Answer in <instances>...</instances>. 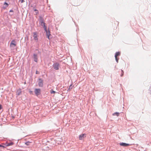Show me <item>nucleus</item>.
Segmentation results:
<instances>
[{
    "mask_svg": "<svg viewBox=\"0 0 151 151\" xmlns=\"http://www.w3.org/2000/svg\"><path fill=\"white\" fill-rule=\"evenodd\" d=\"M4 5H6V7H7L9 5L6 2H5L4 3Z\"/></svg>",
    "mask_w": 151,
    "mask_h": 151,
    "instance_id": "nucleus-18",
    "label": "nucleus"
},
{
    "mask_svg": "<svg viewBox=\"0 0 151 151\" xmlns=\"http://www.w3.org/2000/svg\"><path fill=\"white\" fill-rule=\"evenodd\" d=\"M29 142H28L25 143V144L27 145H29Z\"/></svg>",
    "mask_w": 151,
    "mask_h": 151,
    "instance_id": "nucleus-19",
    "label": "nucleus"
},
{
    "mask_svg": "<svg viewBox=\"0 0 151 151\" xmlns=\"http://www.w3.org/2000/svg\"><path fill=\"white\" fill-rule=\"evenodd\" d=\"M2 106L0 104V110H1L2 109Z\"/></svg>",
    "mask_w": 151,
    "mask_h": 151,
    "instance_id": "nucleus-23",
    "label": "nucleus"
},
{
    "mask_svg": "<svg viewBox=\"0 0 151 151\" xmlns=\"http://www.w3.org/2000/svg\"><path fill=\"white\" fill-rule=\"evenodd\" d=\"M120 53L119 52H116L115 55V58L116 60L117 63L118 62L119 58H117V57L118 56H119L120 55Z\"/></svg>",
    "mask_w": 151,
    "mask_h": 151,
    "instance_id": "nucleus-4",
    "label": "nucleus"
},
{
    "mask_svg": "<svg viewBox=\"0 0 151 151\" xmlns=\"http://www.w3.org/2000/svg\"><path fill=\"white\" fill-rule=\"evenodd\" d=\"M40 81L39 82L38 85L39 86L42 87L43 86L42 81L41 79H39Z\"/></svg>",
    "mask_w": 151,
    "mask_h": 151,
    "instance_id": "nucleus-10",
    "label": "nucleus"
},
{
    "mask_svg": "<svg viewBox=\"0 0 151 151\" xmlns=\"http://www.w3.org/2000/svg\"><path fill=\"white\" fill-rule=\"evenodd\" d=\"M0 147H5L3 146V145H0Z\"/></svg>",
    "mask_w": 151,
    "mask_h": 151,
    "instance_id": "nucleus-22",
    "label": "nucleus"
},
{
    "mask_svg": "<svg viewBox=\"0 0 151 151\" xmlns=\"http://www.w3.org/2000/svg\"><path fill=\"white\" fill-rule=\"evenodd\" d=\"M34 61L36 62H37V55L36 54H34Z\"/></svg>",
    "mask_w": 151,
    "mask_h": 151,
    "instance_id": "nucleus-11",
    "label": "nucleus"
},
{
    "mask_svg": "<svg viewBox=\"0 0 151 151\" xmlns=\"http://www.w3.org/2000/svg\"><path fill=\"white\" fill-rule=\"evenodd\" d=\"M35 92L36 95L37 96H38L40 93V89H35Z\"/></svg>",
    "mask_w": 151,
    "mask_h": 151,
    "instance_id": "nucleus-5",
    "label": "nucleus"
},
{
    "mask_svg": "<svg viewBox=\"0 0 151 151\" xmlns=\"http://www.w3.org/2000/svg\"><path fill=\"white\" fill-rule=\"evenodd\" d=\"M37 72H38V71H36V74H37L38 73Z\"/></svg>",
    "mask_w": 151,
    "mask_h": 151,
    "instance_id": "nucleus-24",
    "label": "nucleus"
},
{
    "mask_svg": "<svg viewBox=\"0 0 151 151\" xmlns=\"http://www.w3.org/2000/svg\"><path fill=\"white\" fill-rule=\"evenodd\" d=\"M56 93V92L55 91H54L52 90H51L50 91V93L51 94H52V93L55 94Z\"/></svg>",
    "mask_w": 151,
    "mask_h": 151,
    "instance_id": "nucleus-17",
    "label": "nucleus"
},
{
    "mask_svg": "<svg viewBox=\"0 0 151 151\" xmlns=\"http://www.w3.org/2000/svg\"><path fill=\"white\" fill-rule=\"evenodd\" d=\"M40 22L41 23V24L44 23L43 19L41 17H40Z\"/></svg>",
    "mask_w": 151,
    "mask_h": 151,
    "instance_id": "nucleus-15",
    "label": "nucleus"
},
{
    "mask_svg": "<svg viewBox=\"0 0 151 151\" xmlns=\"http://www.w3.org/2000/svg\"><path fill=\"white\" fill-rule=\"evenodd\" d=\"M34 11H35L36 12L35 13H36V15H37L38 14L39 12H38V10L35 9H34Z\"/></svg>",
    "mask_w": 151,
    "mask_h": 151,
    "instance_id": "nucleus-16",
    "label": "nucleus"
},
{
    "mask_svg": "<svg viewBox=\"0 0 151 151\" xmlns=\"http://www.w3.org/2000/svg\"><path fill=\"white\" fill-rule=\"evenodd\" d=\"M46 33V35L47 37V38L49 39V36L50 35V32L49 30H47V29H46V30H45Z\"/></svg>",
    "mask_w": 151,
    "mask_h": 151,
    "instance_id": "nucleus-9",
    "label": "nucleus"
},
{
    "mask_svg": "<svg viewBox=\"0 0 151 151\" xmlns=\"http://www.w3.org/2000/svg\"><path fill=\"white\" fill-rule=\"evenodd\" d=\"M119 113L118 112H116L114 113H113L112 114L113 116H115L116 115L117 116H119Z\"/></svg>",
    "mask_w": 151,
    "mask_h": 151,
    "instance_id": "nucleus-14",
    "label": "nucleus"
},
{
    "mask_svg": "<svg viewBox=\"0 0 151 151\" xmlns=\"http://www.w3.org/2000/svg\"><path fill=\"white\" fill-rule=\"evenodd\" d=\"M33 37H34V39L35 41L36 42H37L38 40V35L37 33L36 32H33Z\"/></svg>",
    "mask_w": 151,
    "mask_h": 151,
    "instance_id": "nucleus-1",
    "label": "nucleus"
},
{
    "mask_svg": "<svg viewBox=\"0 0 151 151\" xmlns=\"http://www.w3.org/2000/svg\"><path fill=\"white\" fill-rule=\"evenodd\" d=\"M41 25L42 26H43V27H44L45 30H46V29L47 28V27H46V26L45 25V23L44 22L42 24H41Z\"/></svg>",
    "mask_w": 151,
    "mask_h": 151,
    "instance_id": "nucleus-12",
    "label": "nucleus"
},
{
    "mask_svg": "<svg viewBox=\"0 0 151 151\" xmlns=\"http://www.w3.org/2000/svg\"><path fill=\"white\" fill-rule=\"evenodd\" d=\"M59 64L56 63L53 64V66L54 69L56 70H58L59 69Z\"/></svg>",
    "mask_w": 151,
    "mask_h": 151,
    "instance_id": "nucleus-3",
    "label": "nucleus"
},
{
    "mask_svg": "<svg viewBox=\"0 0 151 151\" xmlns=\"http://www.w3.org/2000/svg\"><path fill=\"white\" fill-rule=\"evenodd\" d=\"M119 145L123 147H127L130 146V145L129 144H127L125 143L122 142L119 143Z\"/></svg>",
    "mask_w": 151,
    "mask_h": 151,
    "instance_id": "nucleus-6",
    "label": "nucleus"
},
{
    "mask_svg": "<svg viewBox=\"0 0 151 151\" xmlns=\"http://www.w3.org/2000/svg\"><path fill=\"white\" fill-rule=\"evenodd\" d=\"M122 74L121 75V76H122L123 75L124 72H123V70H122Z\"/></svg>",
    "mask_w": 151,
    "mask_h": 151,
    "instance_id": "nucleus-20",
    "label": "nucleus"
},
{
    "mask_svg": "<svg viewBox=\"0 0 151 151\" xmlns=\"http://www.w3.org/2000/svg\"><path fill=\"white\" fill-rule=\"evenodd\" d=\"M16 42L14 40H12L10 44V46L12 48L15 47L16 46Z\"/></svg>",
    "mask_w": 151,
    "mask_h": 151,
    "instance_id": "nucleus-2",
    "label": "nucleus"
},
{
    "mask_svg": "<svg viewBox=\"0 0 151 151\" xmlns=\"http://www.w3.org/2000/svg\"><path fill=\"white\" fill-rule=\"evenodd\" d=\"M86 137V134H83L80 135L79 136V140H82Z\"/></svg>",
    "mask_w": 151,
    "mask_h": 151,
    "instance_id": "nucleus-7",
    "label": "nucleus"
},
{
    "mask_svg": "<svg viewBox=\"0 0 151 151\" xmlns=\"http://www.w3.org/2000/svg\"><path fill=\"white\" fill-rule=\"evenodd\" d=\"M22 91L20 89H19L17 90L16 95L19 96L21 94Z\"/></svg>",
    "mask_w": 151,
    "mask_h": 151,
    "instance_id": "nucleus-8",
    "label": "nucleus"
},
{
    "mask_svg": "<svg viewBox=\"0 0 151 151\" xmlns=\"http://www.w3.org/2000/svg\"><path fill=\"white\" fill-rule=\"evenodd\" d=\"M19 1L21 3H23L24 2V0H19Z\"/></svg>",
    "mask_w": 151,
    "mask_h": 151,
    "instance_id": "nucleus-21",
    "label": "nucleus"
},
{
    "mask_svg": "<svg viewBox=\"0 0 151 151\" xmlns=\"http://www.w3.org/2000/svg\"><path fill=\"white\" fill-rule=\"evenodd\" d=\"M13 144H14V143L12 142H10L9 143H7V145H6V146H12V145Z\"/></svg>",
    "mask_w": 151,
    "mask_h": 151,
    "instance_id": "nucleus-13",
    "label": "nucleus"
}]
</instances>
